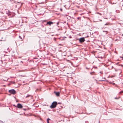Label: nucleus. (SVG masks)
Listing matches in <instances>:
<instances>
[{
    "instance_id": "f257e3e1",
    "label": "nucleus",
    "mask_w": 123,
    "mask_h": 123,
    "mask_svg": "<svg viewBox=\"0 0 123 123\" xmlns=\"http://www.w3.org/2000/svg\"><path fill=\"white\" fill-rule=\"evenodd\" d=\"M57 104V103L56 102H54L52 103L51 105L50 106V107L51 108H55L56 107Z\"/></svg>"
},
{
    "instance_id": "423d86ee",
    "label": "nucleus",
    "mask_w": 123,
    "mask_h": 123,
    "mask_svg": "<svg viewBox=\"0 0 123 123\" xmlns=\"http://www.w3.org/2000/svg\"><path fill=\"white\" fill-rule=\"evenodd\" d=\"M54 93H55L56 95L57 96H59L60 95V93L59 92H56L55 91Z\"/></svg>"
},
{
    "instance_id": "2eb2a0df",
    "label": "nucleus",
    "mask_w": 123,
    "mask_h": 123,
    "mask_svg": "<svg viewBox=\"0 0 123 123\" xmlns=\"http://www.w3.org/2000/svg\"><path fill=\"white\" fill-rule=\"evenodd\" d=\"M50 120V119L49 118H48V119H47V121H48H48H49V120Z\"/></svg>"
},
{
    "instance_id": "9d476101",
    "label": "nucleus",
    "mask_w": 123,
    "mask_h": 123,
    "mask_svg": "<svg viewBox=\"0 0 123 123\" xmlns=\"http://www.w3.org/2000/svg\"><path fill=\"white\" fill-rule=\"evenodd\" d=\"M5 40V39L4 38V39H3L2 38L1 40H0L1 41H4Z\"/></svg>"
},
{
    "instance_id": "a878e982",
    "label": "nucleus",
    "mask_w": 123,
    "mask_h": 123,
    "mask_svg": "<svg viewBox=\"0 0 123 123\" xmlns=\"http://www.w3.org/2000/svg\"><path fill=\"white\" fill-rule=\"evenodd\" d=\"M105 80H104V79H103V80H102V81H104Z\"/></svg>"
},
{
    "instance_id": "f03ea898",
    "label": "nucleus",
    "mask_w": 123,
    "mask_h": 123,
    "mask_svg": "<svg viewBox=\"0 0 123 123\" xmlns=\"http://www.w3.org/2000/svg\"><path fill=\"white\" fill-rule=\"evenodd\" d=\"M9 92L10 93L13 94H14L16 93V92L15 90L13 89H12L9 90Z\"/></svg>"
},
{
    "instance_id": "6e6552de",
    "label": "nucleus",
    "mask_w": 123,
    "mask_h": 123,
    "mask_svg": "<svg viewBox=\"0 0 123 123\" xmlns=\"http://www.w3.org/2000/svg\"><path fill=\"white\" fill-rule=\"evenodd\" d=\"M8 16L9 17H12V16H11V14L12 13L11 12H10L9 11H8Z\"/></svg>"
},
{
    "instance_id": "aec40b11",
    "label": "nucleus",
    "mask_w": 123,
    "mask_h": 123,
    "mask_svg": "<svg viewBox=\"0 0 123 123\" xmlns=\"http://www.w3.org/2000/svg\"><path fill=\"white\" fill-rule=\"evenodd\" d=\"M86 69H89V68H87V67H86Z\"/></svg>"
},
{
    "instance_id": "bb28decb",
    "label": "nucleus",
    "mask_w": 123,
    "mask_h": 123,
    "mask_svg": "<svg viewBox=\"0 0 123 123\" xmlns=\"http://www.w3.org/2000/svg\"><path fill=\"white\" fill-rule=\"evenodd\" d=\"M58 24H59V23H58H58H57V25H58Z\"/></svg>"
},
{
    "instance_id": "473e14b6",
    "label": "nucleus",
    "mask_w": 123,
    "mask_h": 123,
    "mask_svg": "<svg viewBox=\"0 0 123 123\" xmlns=\"http://www.w3.org/2000/svg\"><path fill=\"white\" fill-rule=\"evenodd\" d=\"M79 18H78V19H79Z\"/></svg>"
},
{
    "instance_id": "7ed1b4c3",
    "label": "nucleus",
    "mask_w": 123,
    "mask_h": 123,
    "mask_svg": "<svg viewBox=\"0 0 123 123\" xmlns=\"http://www.w3.org/2000/svg\"><path fill=\"white\" fill-rule=\"evenodd\" d=\"M16 107H17L18 108H21L23 107V106L22 105L20 104H18L17 106H15Z\"/></svg>"
},
{
    "instance_id": "20e7f679",
    "label": "nucleus",
    "mask_w": 123,
    "mask_h": 123,
    "mask_svg": "<svg viewBox=\"0 0 123 123\" xmlns=\"http://www.w3.org/2000/svg\"><path fill=\"white\" fill-rule=\"evenodd\" d=\"M85 41V40L84 37L81 38L79 39V41L80 43H82Z\"/></svg>"
},
{
    "instance_id": "c756f323",
    "label": "nucleus",
    "mask_w": 123,
    "mask_h": 123,
    "mask_svg": "<svg viewBox=\"0 0 123 123\" xmlns=\"http://www.w3.org/2000/svg\"><path fill=\"white\" fill-rule=\"evenodd\" d=\"M121 66L122 67V66H123V65H121Z\"/></svg>"
},
{
    "instance_id": "9b49d317",
    "label": "nucleus",
    "mask_w": 123,
    "mask_h": 123,
    "mask_svg": "<svg viewBox=\"0 0 123 123\" xmlns=\"http://www.w3.org/2000/svg\"><path fill=\"white\" fill-rule=\"evenodd\" d=\"M30 96V95H28L26 97V98H27Z\"/></svg>"
},
{
    "instance_id": "ddd939ff",
    "label": "nucleus",
    "mask_w": 123,
    "mask_h": 123,
    "mask_svg": "<svg viewBox=\"0 0 123 123\" xmlns=\"http://www.w3.org/2000/svg\"><path fill=\"white\" fill-rule=\"evenodd\" d=\"M97 13L98 14H99L100 15H102V14L101 13H99L98 12H97Z\"/></svg>"
},
{
    "instance_id": "0eeeda50",
    "label": "nucleus",
    "mask_w": 123,
    "mask_h": 123,
    "mask_svg": "<svg viewBox=\"0 0 123 123\" xmlns=\"http://www.w3.org/2000/svg\"><path fill=\"white\" fill-rule=\"evenodd\" d=\"M47 24H49V25H51V24H53V23L51 21H49L47 22Z\"/></svg>"
},
{
    "instance_id": "c85d7f7f",
    "label": "nucleus",
    "mask_w": 123,
    "mask_h": 123,
    "mask_svg": "<svg viewBox=\"0 0 123 123\" xmlns=\"http://www.w3.org/2000/svg\"><path fill=\"white\" fill-rule=\"evenodd\" d=\"M107 25V24H105V25Z\"/></svg>"
},
{
    "instance_id": "f3484780",
    "label": "nucleus",
    "mask_w": 123,
    "mask_h": 123,
    "mask_svg": "<svg viewBox=\"0 0 123 123\" xmlns=\"http://www.w3.org/2000/svg\"><path fill=\"white\" fill-rule=\"evenodd\" d=\"M60 10H61V11H62V9L61 8H60Z\"/></svg>"
},
{
    "instance_id": "7c9ffc66",
    "label": "nucleus",
    "mask_w": 123,
    "mask_h": 123,
    "mask_svg": "<svg viewBox=\"0 0 123 123\" xmlns=\"http://www.w3.org/2000/svg\"><path fill=\"white\" fill-rule=\"evenodd\" d=\"M115 99H117V98H115Z\"/></svg>"
},
{
    "instance_id": "a211bd4d",
    "label": "nucleus",
    "mask_w": 123,
    "mask_h": 123,
    "mask_svg": "<svg viewBox=\"0 0 123 123\" xmlns=\"http://www.w3.org/2000/svg\"><path fill=\"white\" fill-rule=\"evenodd\" d=\"M7 80V79H6V80H5V81H6Z\"/></svg>"
},
{
    "instance_id": "412c9836",
    "label": "nucleus",
    "mask_w": 123,
    "mask_h": 123,
    "mask_svg": "<svg viewBox=\"0 0 123 123\" xmlns=\"http://www.w3.org/2000/svg\"><path fill=\"white\" fill-rule=\"evenodd\" d=\"M114 69H115V70L116 71H117V70L116 69H115V68H114Z\"/></svg>"
},
{
    "instance_id": "1a4fd4ad",
    "label": "nucleus",
    "mask_w": 123,
    "mask_h": 123,
    "mask_svg": "<svg viewBox=\"0 0 123 123\" xmlns=\"http://www.w3.org/2000/svg\"><path fill=\"white\" fill-rule=\"evenodd\" d=\"M103 32H105L106 33V34H107V33L108 32L107 31H105V30H103Z\"/></svg>"
},
{
    "instance_id": "f8f14e48",
    "label": "nucleus",
    "mask_w": 123,
    "mask_h": 123,
    "mask_svg": "<svg viewBox=\"0 0 123 123\" xmlns=\"http://www.w3.org/2000/svg\"><path fill=\"white\" fill-rule=\"evenodd\" d=\"M123 92V91H121L119 93H122Z\"/></svg>"
},
{
    "instance_id": "393cba45",
    "label": "nucleus",
    "mask_w": 123,
    "mask_h": 123,
    "mask_svg": "<svg viewBox=\"0 0 123 123\" xmlns=\"http://www.w3.org/2000/svg\"><path fill=\"white\" fill-rule=\"evenodd\" d=\"M105 80H104V79H103V80H102V81H104Z\"/></svg>"
},
{
    "instance_id": "b1692460",
    "label": "nucleus",
    "mask_w": 123,
    "mask_h": 123,
    "mask_svg": "<svg viewBox=\"0 0 123 123\" xmlns=\"http://www.w3.org/2000/svg\"><path fill=\"white\" fill-rule=\"evenodd\" d=\"M112 68H113V66H112Z\"/></svg>"
},
{
    "instance_id": "39448f33",
    "label": "nucleus",
    "mask_w": 123,
    "mask_h": 123,
    "mask_svg": "<svg viewBox=\"0 0 123 123\" xmlns=\"http://www.w3.org/2000/svg\"><path fill=\"white\" fill-rule=\"evenodd\" d=\"M1 63H0V66L3 67H4L6 65V63L5 62H3L1 61Z\"/></svg>"
},
{
    "instance_id": "5701e85b",
    "label": "nucleus",
    "mask_w": 123,
    "mask_h": 123,
    "mask_svg": "<svg viewBox=\"0 0 123 123\" xmlns=\"http://www.w3.org/2000/svg\"><path fill=\"white\" fill-rule=\"evenodd\" d=\"M19 37L20 38H22L21 37H20V36H19Z\"/></svg>"
},
{
    "instance_id": "dca6fc26",
    "label": "nucleus",
    "mask_w": 123,
    "mask_h": 123,
    "mask_svg": "<svg viewBox=\"0 0 123 123\" xmlns=\"http://www.w3.org/2000/svg\"><path fill=\"white\" fill-rule=\"evenodd\" d=\"M47 123H49V121L47 120Z\"/></svg>"
},
{
    "instance_id": "f704fd0d",
    "label": "nucleus",
    "mask_w": 123,
    "mask_h": 123,
    "mask_svg": "<svg viewBox=\"0 0 123 123\" xmlns=\"http://www.w3.org/2000/svg\"><path fill=\"white\" fill-rule=\"evenodd\" d=\"M1 13H2V12H1Z\"/></svg>"
},
{
    "instance_id": "4468645a",
    "label": "nucleus",
    "mask_w": 123,
    "mask_h": 123,
    "mask_svg": "<svg viewBox=\"0 0 123 123\" xmlns=\"http://www.w3.org/2000/svg\"><path fill=\"white\" fill-rule=\"evenodd\" d=\"M4 122H3V121H0V123H4Z\"/></svg>"
},
{
    "instance_id": "2f4dec72",
    "label": "nucleus",
    "mask_w": 123,
    "mask_h": 123,
    "mask_svg": "<svg viewBox=\"0 0 123 123\" xmlns=\"http://www.w3.org/2000/svg\"><path fill=\"white\" fill-rule=\"evenodd\" d=\"M100 73H101V72H100Z\"/></svg>"
},
{
    "instance_id": "6ab92c4d",
    "label": "nucleus",
    "mask_w": 123,
    "mask_h": 123,
    "mask_svg": "<svg viewBox=\"0 0 123 123\" xmlns=\"http://www.w3.org/2000/svg\"><path fill=\"white\" fill-rule=\"evenodd\" d=\"M25 111H26V109H23Z\"/></svg>"
},
{
    "instance_id": "cd10ccee",
    "label": "nucleus",
    "mask_w": 123,
    "mask_h": 123,
    "mask_svg": "<svg viewBox=\"0 0 123 123\" xmlns=\"http://www.w3.org/2000/svg\"><path fill=\"white\" fill-rule=\"evenodd\" d=\"M90 74H92V73L91 72V73H90Z\"/></svg>"
},
{
    "instance_id": "72a5a7b5",
    "label": "nucleus",
    "mask_w": 123,
    "mask_h": 123,
    "mask_svg": "<svg viewBox=\"0 0 123 123\" xmlns=\"http://www.w3.org/2000/svg\"><path fill=\"white\" fill-rule=\"evenodd\" d=\"M113 84H114L115 83H113Z\"/></svg>"
},
{
    "instance_id": "4be33fe9",
    "label": "nucleus",
    "mask_w": 123,
    "mask_h": 123,
    "mask_svg": "<svg viewBox=\"0 0 123 123\" xmlns=\"http://www.w3.org/2000/svg\"><path fill=\"white\" fill-rule=\"evenodd\" d=\"M78 1H79L80 0H77Z\"/></svg>"
}]
</instances>
